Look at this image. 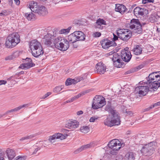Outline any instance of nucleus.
<instances>
[{
	"instance_id": "obj_1",
	"label": "nucleus",
	"mask_w": 160,
	"mask_h": 160,
	"mask_svg": "<svg viewBox=\"0 0 160 160\" xmlns=\"http://www.w3.org/2000/svg\"><path fill=\"white\" fill-rule=\"evenodd\" d=\"M146 84H149L150 91H155L160 87V71L150 73L147 78Z\"/></svg>"
},
{
	"instance_id": "obj_2",
	"label": "nucleus",
	"mask_w": 160,
	"mask_h": 160,
	"mask_svg": "<svg viewBox=\"0 0 160 160\" xmlns=\"http://www.w3.org/2000/svg\"><path fill=\"white\" fill-rule=\"evenodd\" d=\"M47 34L44 36L43 38V42L47 47H53L54 44L52 39L54 40L58 33V30L56 29H51L50 27L48 28Z\"/></svg>"
},
{
	"instance_id": "obj_3",
	"label": "nucleus",
	"mask_w": 160,
	"mask_h": 160,
	"mask_svg": "<svg viewBox=\"0 0 160 160\" xmlns=\"http://www.w3.org/2000/svg\"><path fill=\"white\" fill-rule=\"evenodd\" d=\"M20 41V36L18 33H15L10 34L7 38L5 43V46L8 48H12L18 44Z\"/></svg>"
},
{
	"instance_id": "obj_4",
	"label": "nucleus",
	"mask_w": 160,
	"mask_h": 160,
	"mask_svg": "<svg viewBox=\"0 0 160 160\" xmlns=\"http://www.w3.org/2000/svg\"><path fill=\"white\" fill-rule=\"evenodd\" d=\"M28 8L32 11L40 16H44L48 13L46 8L43 6H38L37 3L32 1L30 3Z\"/></svg>"
},
{
	"instance_id": "obj_5",
	"label": "nucleus",
	"mask_w": 160,
	"mask_h": 160,
	"mask_svg": "<svg viewBox=\"0 0 160 160\" xmlns=\"http://www.w3.org/2000/svg\"><path fill=\"white\" fill-rule=\"evenodd\" d=\"M120 118L118 115H109L107 116V119L104 120V124L105 125L110 127L114 125H119L121 122Z\"/></svg>"
},
{
	"instance_id": "obj_6",
	"label": "nucleus",
	"mask_w": 160,
	"mask_h": 160,
	"mask_svg": "<svg viewBox=\"0 0 160 160\" xmlns=\"http://www.w3.org/2000/svg\"><path fill=\"white\" fill-rule=\"evenodd\" d=\"M156 145V142H151L144 146L141 150V152L146 156H151L154 153Z\"/></svg>"
},
{
	"instance_id": "obj_7",
	"label": "nucleus",
	"mask_w": 160,
	"mask_h": 160,
	"mask_svg": "<svg viewBox=\"0 0 160 160\" xmlns=\"http://www.w3.org/2000/svg\"><path fill=\"white\" fill-rule=\"evenodd\" d=\"M105 104V99L103 97L96 95L93 99L92 108L94 109H97L102 107Z\"/></svg>"
},
{
	"instance_id": "obj_8",
	"label": "nucleus",
	"mask_w": 160,
	"mask_h": 160,
	"mask_svg": "<svg viewBox=\"0 0 160 160\" xmlns=\"http://www.w3.org/2000/svg\"><path fill=\"white\" fill-rule=\"evenodd\" d=\"M108 147L112 149L110 153L112 155L116 154L117 151L121 148V142L118 139H113L110 141L108 144Z\"/></svg>"
},
{
	"instance_id": "obj_9",
	"label": "nucleus",
	"mask_w": 160,
	"mask_h": 160,
	"mask_svg": "<svg viewBox=\"0 0 160 160\" xmlns=\"http://www.w3.org/2000/svg\"><path fill=\"white\" fill-rule=\"evenodd\" d=\"M129 27L133 29V32L135 33L140 34L142 32V25L138 19H133L131 20L129 24Z\"/></svg>"
},
{
	"instance_id": "obj_10",
	"label": "nucleus",
	"mask_w": 160,
	"mask_h": 160,
	"mask_svg": "<svg viewBox=\"0 0 160 160\" xmlns=\"http://www.w3.org/2000/svg\"><path fill=\"white\" fill-rule=\"evenodd\" d=\"M117 34L121 39L125 41L129 40L132 36V32L127 29H120L117 32Z\"/></svg>"
},
{
	"instance_id": "obj_11",
	"label": "nucleus",
	"mask_w": 160,
	"mask_h": 160,
	"mask_svg": "<svg viewBox=\"0 0 160 160\" xmlns=\"http://www.w3.org/2000/svg\"><path fill=\"white\" fill-rule=\"evenodd\" d=\"M113 65L117 68L122 67L124 65V63L122 62L120 55L118 53L114 54L112 58Z\"/></svg>"
},
{
	"instance_id": "obj_12",
	"label": "nucleus",
	"mask_w": 160,
	"mask_h": 160,
	"mask_svg": "<svg viewBox=\"0 0 160 160\" xmlns=\"http://www.w3.org/2000/svg\"><path fill=\"white\" fill-rule=\"evenodd\" d=\"M79 123L76 120H69L66 122L65 127L72 130L78 128Z\"/></svg>"
},
{
	"instance_id": "obj_13",
	"label": "nucleus",
	"mask_w": 160,
	"mask_h": 160,
	"mask_svg": "<svg viewBox=\"0 0 160 160\" xmlns=\"http://www.w3.org/2000/svg\"><path fill=\"white\" fill-rule=\"evenodd\" d=\"M67 136V134L64 135L62 133H58L50 137L48 140L49 143L52 144L54 142L56 139H59L62 140L66 138Z\"/></svg>"
},
{
	"instance_id": "obj_14",
	"label": "nucleus",
	"mask_w": 160,
	"mask_h": 160,
	"mask_svg": "<svg viewBox=\"0 0 160 160\" xmlns=\"http://www.w3.org/2000/svg\"><path fill=\"white\" fill-rule=\"evenodd\" d=\"M149 88L148 86H141L137 87L135 89V91L138 93L140 96L145 95L149 91Z\"/></svg>"
},
{
	"instance_id": "obj_15",
	"label": "nucleus",
	"mask_w": 160,
	"mask_h": 160,
	"mask_svg": "<svg viewBox=\"0 0 160 160\" xmlns=\"http://www.w3.org/2000/svg\"><path fill=\"white\" fill-rule=\"evenodd\" d=\"M60 42L61 43L58 44L57 49L62 51H65L67 50L69 47V42L66 39L64 38Z\"/></svg>"
},
{
	"instance_id": "obj_16",
	"label": "nucleus",
	"mask_w": 160,
	"mask_h": 160,
	"mask_svg": "<svg viewBox=\"0 0 160 160\" xmlns=\"http://www.w3.org/2000/svg\"><path fill=\"white\" fill-rule=\"evenodd\" d=\"M25 60L26 62L21 64L19 67V68L26 69L30 68L35 66V64L32 62V60L30 58H27Z\"/></svg>"
},
{
	"instance_id": "obj_17",
	"label": "nucleus",
	"mask_w": 160,
	"mask_h": 160,
	"mask_svg": "<svg viewBox=\"0 0 160 160\" xmlns=\"http://www.w3.org/2000/svg\"><path fill=\"white\" fill-rule=\"evenodd\" d=\"M101 42L102 47L104 49H107L111 46H117V44L115 42L111 41L108 39H104Z\"/></svg>"
},
{
	"instance_id": "obj_18",
	"label": "nucleus",
	"mask_w": 160,
	"mask_h": 160,
	"mask_svg": "<svg viewBox=\"0 0 160 160\" xmlns=\"http://www.w3.org/2000/svg\"><path fill=\"white\" fill-rule=\"evenodd\" d=\"M132 55L130 52L126 51H122L121 52V57L124 62H128L130 60Z\"/></svg>"
},
{
	"instance_id": "obj_19",
	"label": "nucleus",
	"mask_w": 160,
	"mask_h": 160,
	"mask_svg": "<svg viewBox=\"0 0 160 160\" xmlns=\"http://www.w3.org/2000/svg\"><path fill=\"white\" fill-rule=\"evenodd\" d=\"M97 72L100 74H103L106 72V67L102 62L98 63L96 66Z\"/></svg>"
},
{
	"instance_id": "obj_20",
	"label": "nucleus",
	"mask_w": 160,
	"mask_h": 160,
	"mask_svg": "<svg viewBox=\"0 0 160 160\" xmlns=\"http://www.w3.org/2000/svg\"><path fill=\"white\" fill-rule=\"evenodd\" d=\"M32 55L33 56L38 58L39 57H41V55H42L44 53V51L41 46L40 47L32 51Z\"/></svg>"
},
{
	"instance_id": "obj_21",
	"label": "nucleus",
	"mask_w": 160,
	"mask_h": 160,
	"mask_svg": "<svg viewBox=\"0 0 160 160\" xmlns=\"http://www.w3.org/2000/svg\"><path fill=\"white\" fill-rule=\"evenodd\" d=\"M127 10V9L124 5L119 4H116L115 11L116 12H118L122 14Z\"/></svg>"
},
{
	"instance_id": "obj_22",
	"label": "nucleus",
	"mask_w": 160,
	"mask_h": 160,
	"mask_svg": "<svg viewBox=\"0 0 160 160\" xmlns=\"http://www.w3.org/2000/svg\"><path fill=\"white\" fill-rule=\"evenodd\" d=\"M41 46L40 42L37 40H32L30 43V48L32 51L40 47Z\"/></svg>"
},
{
	"instance_id": "obj_23",
	"label": "nucleus",
	"mask_w": 160,
	"mask_h": 160,
	"mask_svg": "<svg viewBox=\"0 0 160 160\" xmlns=\"http://www.w3.org/2000/svg\"><path fill=\"white\" fill-rule=\"evenodd\" d=\"M105 110L107 111L109 113L111 114V115H114L115 114L118 115V113L116 111L114 110V108L111 106V104L110 102H108L106 105Z\"/></svg>"
},
{
	"instance_id": "obj_24",
	"label": "nucleus",
	"mask_w": 160,
	"mask_h": 160,
	"mask_svg": "<svg viewBox=\"0 0 160 160\" xmlns=\"http://www.w3.org/2000/svg\"><path fill=\"white\" fill-rule=\"evenodd\" d=\"M6 153L8 159L9 160H12L15 156V152L13 149L7 148L6 151Z\"/></svg>"
},
{
	"instance_id": "obj_25",
	"label": "nucleus",
	"mask_w": 160,
	"mask_h": 160,
	"mask_svg": "<svg viewBox=\"0 0 160 160\" xmlns=\"http://www.w3.org/2000/svg\"><path fill=\"white\" fill-rule=\"evenodd\" d=\"M146 9L141 8L139 7H137L134 9L133 10L134 15L136 16L140 15L142 16L144 14V12Z\"/></svg>"
},
{
	"instance_id": "obj_26",
	"label": "nucleus",
	"mask_w": 160,
	"mask_h": 160,
	"mask_svg": "<svg viewBox=\"0 0 160 160\" xmlns=\"http://www.w3.org/2000/svg\"><path fill=\"white\" fill-rule=\"evenodd\" d=\"M78 41L84 40L85 39V35L81 31L74 32Z\"/></svg>"
},
{
	"instance_id": "obj_27",
	"label": "nucleus",
	"mask_w": 160,
	"mask_h": 160,
	"mask_svg": "<svg viewBox=\"0 0 160 160\" xmlns=\"http://www.w3.org/2000/svg\"><path fill=\"white\" fill-rule=\"evenodd\" d=\"M136 154L132 152H129L126 154L124 159L125 160H134Z\"/></svg>"
},
{
	"instance_id": "obj_28",
	"label": "nucleus",
	"mask_w": 160,
	"mask_h": 160,
	"mask_svg": "<svg viewBox=\"0 0 160 160\" xmlns=\"http://www.w3.org/2000/svg\"><path fill=\"white\" fill-rule=\"evenodd\" d=\"M106 22L103 19L99 18L97 20L94 24V26L96 28L102 29V25H106Z\"/></svg>"
},
{
	"instance_id": "obj_29",
	"label": "nucleus",
	"mask_w": 160,
	"mask_h": 160,
	"mask_svg": "<svg viewBox=\"0 0 160 160\" xmlns=\"http://www.w3.org/2000/svg\"><path fill=\"white\" fill-rule=\"evenodd\" d=\"M132 51L134 54L138 55L142 53V49L140 46L137 45L134 47Z\"/></svg>"
},
{
	"instance_id": "obj_30",
	"label": "nucleus",
	"mask_w": 160,
	"mask_h": 160,
	"mask_svg": "<svg viewBox=\"0 0 160 160\" xmlns=\"http://www.w3.org/2000/svg\"><path fill=\"white\" fill-rule=\"evenodd\" d=\"M160 17L157 13L152 14L149 18V20L151 22H157L158 21Z\"/></svg>"
},
{
	"instance_id": "obj_31",
	"label": "nucleus",
	"mask_w": 160,
	"mask_h": 160,
	"mask_svg": "<svg viewBox=\"0 0 160 160\" xmlns=\"http://www.w3.org/2000/svg\"><path fill=\"white\" fill-rule=\"evenodd\" d=\"M91 144L90 143L82 146L81 147L76 150L74 152V153L75 154L78 153L84 150L90 148L91 147Z\"/></svg>"
},
{
	"instance_id": "obj_32",
	"label": "nucleus",
	"mask_w": 160,
	"mask_h": 160,
	"mask_svg": "<svg viewBox=\"0 0 160 160\" xmlns=\"http://www.w3.org/2000/svg\"><path fill=\"white\" fill-rule=\"evenodd\" d=\"M76 36V34H75V32L69 35L68 38L69 42L73 43L78 41Z\"/></svg>"
},
{
	"instance_id": "obj_33",
	"label": "nucleus",
	"mask_w": 160,
	"mask_h": 160,
	"mask_svg": "<svg viewBox=\"0 0 160 160\" xmlns=\"http://www.w3.org/2000/svg\"><path fill=\"white\" fill-rule=\"evenodd\" d=\"M64 38L60 37H58L56 38H55L54 39V41H53V43L54 44V47H55L56 48H57V46L58 44L59 45V43H61L60 42L61 40H63Z\"/></svg>"
},
{
	"instance_id": "obj_34",
	"label": "nucleus",
	"mask_w": 160,
	"mask_h": 160,
	"mask_svg": "<svg viewBox=\"0 0 160 160\" xmlns=\"http://www.w3.org/2000/svg\"><path fill=\"white\" fill-rule=\"evenodd\" d=\"M79 81V80L77 81L74 79L69 78L66 81L65 84L66 86H69L72 84H75Z\"/></svg>"
},
{
	"instance_id": "obj_35",
	"label": "nucleus",
	"mask_w": 160,
	"mask_h": 160,
	"mask_svg": "<svg viewBox=\"0 0 160 160\" xmlns=\"http://www.w3.org/2000/svg\"><path fill=\"white\" fill-rule=\"evenodd\" d=\"M25 16L28 20H31L34 19L35 18V15L32 12L31 13H26L25 14Z\"/></svg>"
},
{
	"instance_id": "obj_36",
	"label": "nucleus",
	"mask_w": 160,
	"mask_h": 160,
	"mask_svg": "<svg viewBox=\"0 0 160 160\" xmlns=\"http://www.w3.org/2000/svg\"><path fill=\"white\" fill-rule=\"evenodd\" d=\"M80 130L82 132L86 133L89 131L90 128L87 126H84L81 127Z\"/></svg>"
},
{
	"instance_id": "obj_37",
	"label": "nucleus",
	"mask_w": 160,
	"mask_h": 160,
	"mask_svg": "<svg viewBox=\"0 0 160 160\" xmlns=\"http://www.w3.org/2000/svg\"><path fill=\"white\" fill-rule=\"evenodd\" d=\"M16 56H18V52H14L12 55L6 57L5 59L6 60H12L15 58Z\"/></svg>"
},
{
	"instance_id": "obj_38",
	"label": "nucleus",
	"mask_w": 160,
	"mask_h": 160,
	"mask_svg": "<svg viewBox=\"0 0 160 160\" xmlns=\"http://www.w3.org/2000/svg\"><path fill=\"white\" fill-rule=\"evenodd\" d=\"M26 107H28V104H24L18 107L11 110H12V113L19 111L22 108Z\"/></svg>"
},
{
	"instance_id": "obj_39",
	"label": "nucleus",
	"mask_w": 160,
	"mask_h": 160,
	"mask_svg": "<svg viewBox=\"0 0 160 160\" xmlns=\"http://www.w3.org/2000/svg\"><path fill=\"white\" fill-rule=\"evenodd\" d=\"M71 28V27H69L67 29H62L59 31V33L61 34H67L69 32Z\"/></svg>"
},
{
	"instance_id": "obj_40",
	"label": "nucleus",
	"mask_w": 160,
	"mask_h": 160,
	"mask_svg": "<svg viewBox=\"0 0 160 160\" xmlns=\"http://www.w3.org/2000/svg\"><path fill=\"white\" fill-rule=\"evenodd\" d=\"M64 85H61L56 87L53 89V91L55 92H58L60 91L64 88Z\"/></svg>"
},
{
	"instance_id": "obj_41",
	"label": "nucleus",
	"mask_w": 160,
	"mask_h": 160,
	"mask_svg": "<svg viewBox=\"0 0 160 160\" xmlns=\"http://www.w3.org/2000/svg\"><path fill=\"white\" fill-rule=\"evenodd\" d=\"M4 153L0 149V160H5L4 158Z\"/></svg>"
},
{
	"instance_id": "obj_42",
	"label": "nucleus",
	"mask_w": 160,
	"mask_h": 160,
	"mask_svg": "<svg viewBox=\"0 0 160 160\" xmlns=\"http://www.w3.org/2000/svg\"><path fill=\"white\" fill-rule=\"evenodd\" d=\"M38 135V133H34V134L30 135H28L27 136V139H31Z\"/></svg>"
},
{
	"instance_id": "obj_43",
	"label": "nucleus",
	"mask_w": 160,
	"mask_h": 160,
	"mask_svg": "<svg viewBox=\"0 0 160 160\" xmlns=\"http://www.w3.org/2000/svg\"><path fill=\"white\" fill-rule=\"evenodd\" d=\"M82 95L80 93L78 94V95L74 96L71 98V100L72 101V102L78 99Z\"/></svg>"
},
{
	"instance_id": "obj_44",
	"label": "nucleus",
	"mask_w": 160,
	"mask_h": 160,
	"mask_svg": "<svg viewBox=\"0 0 160 160\" xmlns=\"http://www.w3.org/2000/svg\"><path fill=\"white\" fill-rule=\"evenodd\" d=\"M123 112H125L126 113V114H127L126 115H129V116H132L133 115V113L132 112H131V111H129L127 110V109L125 111L124 110H123Z\"/></svg>"
},
{
	"instance_id": "obj_45",
	"label": "nucleus",
	"mask_w": 160,
	"mask_h": 160,
	"mask_svg": "<svg viewBox=\"0 0 160 160\" xmlns=\"http://www.w3.org/2000/svg\"><path fill=\"white\" fill-rule=\"evenodd\" d=\"M154 0H142V3L143 4H146L148 3H153Z\"/></svg>"
},
{
	"instance_id": "obj_46",
	"label": "nucleus",
	"mask_w": 160,
	"mask_h": 160,
	"mask_svg": "<svg viewBox=\"0 0 160 160\" xmlns=\"http://www.w3.org/2000/svg\"><path fill=\"white\" fill-rule=\"evenodd\" d=\"M25 159L26 158L25 157L19 156L17 157L14 160H25Z\"/></svg>"
},
{
	"instance_id": "obj_47",
	"label": "nucleus",
	"mask_w": 160,
	"mask_h": 160,
	"mask_svg": "<svg viewBox=\"0 0 160 160\" xmlns=\"http://www.w3.org/2000/svg\"><path fill=\"white\" fill-rule=\"evenodd\" d=\"M123 156L121 155H118L116 157L115 160H122Z\"/></svg>"
},
{
	"instance_id": "obj_48",
	"label": "nucleus",
	"mask_w": 160,
	"mask_h": 160,
	"mask_svg": "<svg viewBox=\"0 0 160 160\" xmlns=\"http://www.w3.org/2000/svg\"><path fill=\"white\" fill-rule=\"evenodd\" d=\"M41 148L40 147H37V148H35L32 152V154H36L38 151L40 150L41 149Z\"/></svg>"
},
{
	"instance_id": "obj_49",
	"label": "nucleus",
	"mask_w": 160,
	"mask_h": 160,
	"mask_svg": "<svg viewBox=\"0 0 160 160\" xmlns=\"http://www.w3.org/2000/svg\"><path fill=\"white\" fill-rule=\"evenodd\" d=\"M7 11L6 10L3 11L2 12L0 13V16H3L7 15L6 14Z\"/></svg>"
},
{
	"instance_id": "obj_50",
	"label": "nucleus",
	"mask_w": 160,
	"mask_h": 160,
	"mask_svg": "<svg viewBox=\"0 0 160 160\" xmlns=\"http://www.w3.org/2000/svg\"><path fill=\"white\" fill-rule=\"evenodd\" d=\"M51 94L50 92H48L46 94H45L42 97V98L45 99L47 98L48 96L50 95Z\"/></svg>"
},
{
	"instance_id": "obj_51",
	"label": "nucleus",
	"mask_w": 160,
	"mask_h": 160,
	"mask_svg": "<svg viewBox=\"0 0 160 160\" xmlns=\"http://www.w3.org/2000/svg\"><path fill=\"white\" fill-rule=\"evenodd\" d=\"M113 38L112 40L113 41L112 42H115V41L117 40L118 39V38L119 37H118V36H116V35L113 33Z\"/></svg>"
},
{
	"instance_id": "obj_52",
	"label": "nucleus",
	"mask_w": 160,
	"mask_h": 160,
	"mask_svg": "<svg viewBox=\"0 0 160 160\" xmlns=\"http://www.w3.org/2000/svg\"><path fill=\"white\" fill-rule=\"evenodd\" d=\"M153 108L152 107V106H150L149 107L147 108H145L143 110V112H146L149 111L152 108Z\"/></svg>"
},
{
	"instance_id": "obj_53",
	"label": "nucleus",
	"mask_w": 160,
	"mask_h": 160,
	"mask_svg": "<svg viewBox=\"0 0 160 160\" xmlns=\"http://www.w3.org/2000/svg\"><path fill=\"white\" fill-rule=\"evenodd\" d=\"M97 118H96L95 117H92L90 118L89 119V121L90 122H93L95 121V120L97 119Z\"/></svg>"
},
{
	"instance_id": "obj_54",
	"label": "nucleus",
	"mask_w": 160,
	"mask_h": 160,
	"mask_svg": "<svg viewBox=\"0 0 160 160\" xmlns=\"http://www.w3.org/2000/svg\"><path fill=\"white\" fill-rule=\"evenodd\" d=\"M7 82L6 80H0V85H5Z\"/></svg>"
},
{
	"instance_id": "obj_55",
	"label": "nucleus",
	"mask_w": 160,
	"mask_h": 160,
	"mask_svg": "<svg viewBox=\"0 0 160 160\" xmlns=\"http://www.w3.org/2000/svg\"><path fill=\"white\" fill-rule=\"evenodd\" d=\"M101 34L99 32H96L94 33V36L95 37H99L101 36Z\"/></svg>"
},
{
	"instance_id": "obj_56",
	"label": "nucleus",
	"mask_w": 160,
	"mask_h": 160,
	"mask_svg": "<svg viewBox=\"0 0 160 160\" xmlns=\"http://www.w3.org/2000/svg\"><path fill=\"white\" fill-rule=\"evenodd\" d=\"M10 113L8 111H7L6 112L2 114H0V115H1V117H0V118H1L2 117H3L4 116L6 115H8Z\"/></svg>"
},
{
	"instance_id": "obj_57",
	"label": "nucleus",
	"mask_w": 160,
	"mask_h": 160,
	"mask_svg": "<svg viewBox=\"0 0 160 160\" xmlns=\"http://www.w3.org/2000/svg\"><path fill=\"white\" fill-rule=\"evenodd\" d=\"M152 107L153 108H154V107H157L158 106H160V105H159L158 102L157 103H154L153 105H152Z\"/></svg>"
},
{
	"instance_id": "obj_58",
	"label": "nucleus",
	"mask_w": 160,
	"mask_h": 160,
	"mask_svg": "<svg viewBox=\"0 0 160 160\" xmlns=\"http://www.w3.org/2000/svg\"><path fill=\"white\" fill-rule=\"evenodd\" d=\"M25 140H27V136L22 138L20 139L19 140L20 141H22Z\"/></svg>"
},
{
	"instance_id": "obj_59",
	"label": "nucleus",
	"mask_w": 160,
	"mask_h": 160,
	"mask_svg": "<svg viewBox=\"0 0 160 160\" xmlns=\"http://www.w3.org/2000/svg\"><path fill=\"white\" fill-rule=\"evenodd\" d=\"M83 112L82 111H79L77 112V115H78L82 114H83Z\"/></svg>"
},
{
	"instance_id": "obj_60",
	"label": "nucleus",
	"mask_w": 160,
	"mask_h": 160,
	"mask_svg": "<svg viewBox=\"0 0 160 160\" xmlns=\"http://www.w3.org/2000/svg\"><path fill=\"white\" fill-rule=\"evenodd\" d=\"M16 4L17 5H19L20 4L19 0H14Z\"/></svg>"
},
{
	"instance_id": "obj_61",
	"label": "nucleus",
	"mask_w": 160,
	"mask_h": 160,
	"mask_svg": "<svg viewBox=\"0 0 160 160\" xmlns=\"http://www.w3.org/2000/svg\"><path fill=\"white\" fill-rule=\"evenodd\" d=\"M72 102V101L71 100V99L66 101L64 102V104H65L67 103H69V102Z\"/></svg>"
},
{
	"instance_id": "obj_62",
	"label": "nucleus",
	"mask_w": 160,
	"mask_h": 160,
	"mask_svg": "<svg viewBox=\"0 0 160 160\" xmlns=\"http://www.w3.org/2000/svg\"><path fill=\"white\" fill-rule=\"evenodd\" d=\"M66 131H68L67 130H66V129H63L62 130V132H66Z\"/></svg>"
},
{
	"instance_id": "obj_63",
	"label": "nucleus",
	"mask_w": 160,
	"mask_h": 160,
	"mask_svg": "<svg viewBox=\"0 0 160 160\" xmlns=\"http://www.w3.org/2000/svg\"><path fill=\"white\" fill-rule=\"evenodd\" d=\"M157 31L158 32H160V28H157Z\"/></svg>"
},
{
	"instance_id": "obj_64",
	"label": "nucleus",
	"mask_w": 160,
	"mask_h": 160,
	"mask_svg": "<svg viewBox=\"0 0 160 160\" xmlns=\"http://www.w3.org/2000/svg\"><path fill=\"white\" fill-rule=\"evenodd\" d=\"M13 77V76H12L11 77H10L9 78H8V80H10L11 79L12 77Z\"/></svg>"
}]
</instances>
